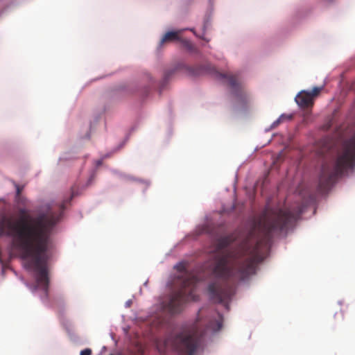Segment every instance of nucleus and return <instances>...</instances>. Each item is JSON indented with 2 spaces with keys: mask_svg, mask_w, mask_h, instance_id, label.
Wrapping results in <instances>:
<instances>
[{
  "mask_svg": "<svg viewBox=\"0 0 355 355\" xmlns=\"http://www.w3.org/2000/svg\"><path fill=\"white\" fill-rule=\"evenodd\" d=\"M297 218L290 209L266 208L262 218L254 222L246 238L234 248H229L236 240L232 234L217 239L211 273L217 280L208 285L210 299L215 303L228 301L232 288L227 281L244 280L256 271L263 261L262 245H267L274 233L285 230Z\"/></svg>",
  "mask_w": 355,
  "mask_h": 355,
  "instance_id": "1",
  "label": "nucleus"
},
{
  "mask_svg": "<svg viewBox=\"0 0 355 355\" xmlns=\"http://www.w3.org/2000/svg\"><path fill=\"white\" fill-rule=\"evenodd\" d=\"M175 268L180 272L175 282L179 288L162 303L164 311L170 314L180 313L184 303L199 300V296L195 293L198 282L197 276L187 270L182 263L177 265Z\"/></svg>",
  "mask_w": 355,
  "mask_h": 355,
  "instance_id": "2",
  "label": "nucleus"
},
{
  "mask_svg": "<svg viewBox=\"0 0 355 355\" xmlns=\"http://www.w3.org/2000/svg\"><path fill=\"white\" fill-rule=\"evenodd\" d=\"M355 166V137L346 141L332 166L324 164L319 177V189L325 191L348 170Z\"/></svg>",
  "mask_w": 355,
  "mask_h": 355,
  "instance_id": "3",
  "label": "nucleus"
},
{
  "mask_svg": "<svg viewBox=\"0 0 355 355\" xmlns=\"http://www.w3.org/2000/svg\"><path fill=\"white\" fill-rule=\"evenodd\" d=\"M216 76L219 79L225 80L227 81V85L232 89L234 96L238 101L242 103H245L247 101L248 94L245 91L237 76L220 72H217Z\"/></svg>",
  "mask_w": 355,
  "mask_h": 355,
  "instance_id": "4",
  "label": "nucleus"
},
{
  "mask_svg": "<svg viewBox=\"0 0 355 355\" xmlns=\"http://www.w3.org/2000/svg\"><path fill=\"white\" fill-rule=\"evenodd\" d=\"M324 86L315 87L312 91H301L295 97L297 104L302 108L306 109L313 107L315 98L319 96Z\"/></svg>",
  "mask_w": 355,
  "mask_h": 355,
  "instance_id": "5",
  "label": "nucleus"
},
{
  "mask_svg": "<svg viewBox=\"0 0 355 355\" xmlns=\"http://www.w3.org/2000/svg\"><path fill=\"white\" fill-rule=\"evenodd\" d=\"M223 318L220 313H217L216 318L209 320L206 330H211L213 331H218L221 329L223 327Z\"/></svg>",
  "mask_w": 355,
  "mask_h": 355,
  "instance_id": "6",
  "label": "nucleus"
},
{
  "mask_svg": "<svg viewBox=\"0 0 355 355\" xmlns=\"http://www.w3.org/2000/svg\"><path fill=\"white\" fill-rule=\"evenodd\" d=\"M182 30L178 31H168L162 38L159 42V46H162L164 44L167 42H171L174 41L180 40V34L182 33Z\"/></svg>",
  "mask_w": 355,
  "mask_h": 355,
  "instance_id": "7",
  "label": "nucleus"
},
{
  "mask_svg": "<svg viewBox=\"0 0 355 355\" xmlns=\"http://www.w3.org/2000/svg\"><path fill=\"white\" fill-rule=\"evenodd\" d=\"M188 73L191 76H198L204 73L205 69L202 66L187 67Z\"/></svg>",
  "mask_w": 355,
  "mask_h": 355,
  "instance_id": "8",
  "label": "nucleus"
},
{
  "mask_svg": "<svg viewBox=\"0 0 355 355\" xmlns=\"http://www.w3.org/2000/svg\"><path fill=\"white\" fill-rule=\"evenodd\" d=\"M292 118L291 115L282 114L278 119H277L273 123L272 127L277 126L280 123L286 119L290 120Z\"/></svg>",
  "mask_w": 355,
  "mask_h": 355,
  "instance_id": "9",
  "label": "nucleus"
},
{
  "mask_svg": "<svg viewBox=\"0 0 355 355\" xmlns=\"http://www.w3.org/2000/svg\"><path fill=\"white\" fill-rule=\"evenodd\" d=\"M184 46L191 52L193 53H198V50L196 49V47L190 42L189 41H184Z\"/></svg>",
  "mask_w": 355,
  "mask_h": 355,
  "instance_id": "10",
  "label": "nucleus"
},
{
  "mask_svg": "<svg viewBox=\"0 0 355 355\" xmlns=\"http://www.w3.org/2000/svg\"><path fill=\"white\" fill-rule=\"evenodd\" d=\"M92 354V350L90 349H85L80 352V355H91Z\"/></svg>",
  "mask_w": 355,
  "mask_h": 355,
  "instance_id": "11",
  "label": "nucleus"
},
{
  "mask_svg": "<svg viewBox=\"0 0 355 355\" xmlns=\"http://www.w3.org/2000/svg\"><path fill=\"white\" fill-rule=\"evenodd\" d=\"M21 193V189L19 188V186H17V195H19Z\"/></svg>",
  "mask_w": 355,
  "mask_h": 355,
  "instance_id": "12",
  "label": "nucleus"
},
{
  "mask_svg": "<svg viewBox=\"0 0 355 355\" xmlns=\"http://www.w3.org/2000/svg\"><path fill=\"white\" fill-rule=\"evenodd\" d=\"M102 164V161L101 160H98L96 163L97 166H100L101 164Z\"/></svg>",
  "mask_w": 355,
  "mask_h": 355,
  "instance_id": "13",
  "label": "nucleus"
},
{
  "mask_svg": "<svg viewBox=\"0 0 355 355\" xmlns=\"http://www.w3.org/2000/svg\"><path fill=\"white\" fill-rule=\"evenodd\" d=\"M169 75H170V74H168V73H167V74H166V78H168V77L169 76Z\"/></svg>",
  "mask_w": 355,
  "mask_h": 355,
  "instance_id": "14",
  "label": "nucleus"
}]
</instances>
